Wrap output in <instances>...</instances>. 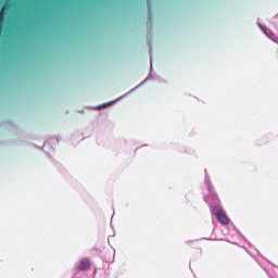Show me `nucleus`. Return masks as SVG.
Listing matches in <instances>:
<instances>
[{
  "instance_id": "nucleus-15",
  "label": "nucleus",
  "mask_w": 278,
  "mask_h": 278,
  "mask_svg": "<svg viewBox=\"0 0 278 278\" xmlns=\"http://www.w3.org/2000/svg\"><path fill=\"white\" fill-rule=\"evenodd\" d=\"M229 228L237 231V233H239V236H242V232L237 227H235L233 225H230Z\"/></svg>"
},
{
  "instance_id": "nucleus-8",
  "label": "nucleus",
  "mask_w": 278,
  "mask_h": 278,
  "mask_svg": "<svg viewBox=\"0 0 278 278\" xmlns=\"http://www.w3.org/2000/svg\"><path fill=\"white\" fill-rule=\"evenodd\" d=\"M267 38H269V40H273V42H276V45H278V37L277 35H275V33H273L271 30H269L267 33V35H265Z\"/></svg>"
},
{
  "instance_id": "nucleus-20",
  "label": "nucleus",
  "mask_w": 278,
  "mask_h": 278,
  "mask_svg": "<svg viewBox=\"0 0 278 278\" xmlns=\"http://www.w3.org/2000/svg\"><path fill=\"white\" fill-rule=\"evenodd\" d=\"M202 240H216V238L211 236L210 238H202Z\"/></svg>"
},
{
  "instance_id": "nucleus-2",
  "label": "nucleus",
  "mask_w": 278,
  "mask_h": 278,
  "mask_svg": "<svg viewBox=\"0 0 278 278\" xmlns=\"http://www.w3.org/2000/svg\"><path fill=\"white\" fill-rule=\"evenodd\" d=\"M244 242H247L248 244V248H244V251L248 253L250 257H253V260L257 262V257H255V255H260V257H262V260H265L267 264H271V266H275V264H273L270 261H268V258L264 257V255H262V253L257 251V248H255V245H253L251 241H248V239L245 238Z\"/></svg>"
},
{
  "instance_id": "nucleus-4",
  "label": "nucleus",
  "mask_w": 278,
  "mask_h": 278,
  "mask_svg": "<svg viewBox=\"0 0 278 278\" xmlns=\"http://www.w3.org/2000/svg\"><path fill=\"white\" fill-rule=\"evenodd\" d=\"M213 216H216L218 223L222 225H229L230 220L227 214H225V210L223 207L217 208L211 213Z\"/></svg>"
},
{
  "instance_id": "nucleus-5",
  "label": "nucleus",
  "mask_w": 278,
  "mask_h": 278,
  "mask_svg": "<svg viewBox=\"0 0 278 278\" xmlns=\"http://www.w3.org/2000/svg\"><path fill=\"white\" fill-rule=\"evenodd\" d=\"M275 140V135L273 134H266L263 137H260L255 140L256 147H264L265 144H268V142H273Z\"/></svg>"
},
{
  "instance_id": "nucleus-7",
  "label": "nucleus",
  "mask_w": 278,
  "mask_h": 278,
  "mask_svg": "<svg viewBox=\"0 0 278 278\" xmlns=\"http://www.w3.org/2000/svg\"><path fill=\"white\" fill-rule=\"evenodd\" d=\"M256 25L260 27L261 31H263L265 36H268V33L270 31V29H268L266 25L260 23V20H257Z\"/></svg>"
},
{
  "instance_id": "nucleus-9",
  "label": "nucleus",
  "mask_w": 278,
  "mask_h": 278,
  "mask_svg": "<svg viewBox=\"0 0 278 278\" xmlns=\"http://www.w3.org/2000/svg\"><path fill=\"white\" fill-rule=\"evenodd\" d=\"M121 99L122 98L119 97V98H117V99H115L113 101L105 102V103L101 104L102 105V110H105L106 108H110V105H114V103L121 101Z\"/></svg>"
},
{
  "instance_id": "nucleus-16",
  "label": "nucleus",
  "mask_w": 278,
  "mask_h": 278,
  "mask_svg": "<svg viewBox=\"0 0 278 278\" xmlns=\"http://www.w3.org/2000/svg\"><path fill=\"white\" fill-rule=\"evenodd\" d=\"M190 194H192L191 192L187 193L186 194V200H187V203H190Z\"/></svg>"
},
{
  "instance_id": "nucleus-3",
  "label": "nucleus",
  "mask_w": 278,
  "mask_h": 278,
  "mask_svg": "<svg viewBox=\"0 0 278 278\" xmlns=\"http://www.w3.org/2000/svg\"><path fill=\"white\" fill-rule=\"evenodd\" d=\"M153 51V48L150 45V73L148 75V77L146 79H143L139 85H137L135 88H132L131 90H129L128 92H126L125 94L121 96L119 98L125 99V97H128V94H131V92H136V90H138V88H141V86H144L146 81H149V79H151V73L153 71V58L151 56V53Z\"/></svg>"
},
{
  "instance_id": "nucleus-11",
  "label": "nucleus",
  "mask_w": 278,
  "mask_h": 278,
  "mask_svg": "<svg viewBox=\"0 0 278 278\" xmlns=\"http://www.w3.org/2000/svg\"><path fill=\"white\" fill-rule=\"evenodd\" d=\"M184 153H187V155H194V153H197V150H194V148L191 147H186L184 149Z\"/></svg>"
},
{
  "instance_id": "nucleus-17",
  "label": "nucleus",
  "mask_w": 278,
  "mask_h": 278,
  "mask_svg": "<svg viewBox=\"0 0 278 278\" xmlns=\"http://www.w3.org/2000/svg\"><path fill=\"white\" fill-rule=\"evenodd\" d=\"M0 16H5V9H1Z\"/></svg>"
},
{
  "instance_id": "nucleus-12",
  "label": "nucleus",
  "mask_w": 278,
  "mask_h": 278,
  "mask_svg": "<svg viewBox=\"0 0 278 278\" xmlns=\"http://www.w3.org/2000/svg\"><path fill=\"white\" fill-rule=\"evenodd\" d=\"M257 264H260L261 268H263V270L266 273V275L269 277V278H273V274H270V271L268 270V268L264 267V265H262L261 262L256 261Z\"/></svg>"
},
{
  "instance_id": "nucleus-14",
  "label": "nucleus",
  "mask_w": 278,
  "mask_h": 278,
  "mask_svg": "<svg viewBox=\"0 0 278 278\" xmlns=\"http://www.w3.org/2000/svg\"><path fill=\"white\" fill-rule=\"evenodd\" d=\"M150 79H157V81H163L162 77H160L159 75H153L151 74V78Z\"/></svg>"
},
{
  "instance_id": "nucleus-22",
  "label": "nucleus",
  "mask_w": 278,
  "mask_h": 278,
  "mask_svg": "<svg viewBox=\"0 0 278 278\" xmlns=\"http://www.w3.org/2000/svg\"><path fill=\"white\" fill-rule=\"evenodd\" d=\"M101 278H105V276H101Z\"/></svg>"
},
{
  "instance_id": "nucleus-1",
  "label": "nucleus",
  "mask_w": 278,
  "mask_h": 278,
  "mask_svg": "<svg viewBox=\"0 0 278 278\" xmlns=\"http://www.w3.org/2000/svg\"><path fill=\"white\" fill-rule=\"evenodd\" d=\"M204 184L208 192V194L204 197V201L207 203L211 213L216 212V210H220V207H223L220 205V199L218 198V193L214 188V184H212V177H210L207 169H204Z\"/></svg>"
},
{
  "instance_id": "nucleus-6",
  "label": "nucleus",
  "mask_w": 278,
  "mask_h": 278,
  "mask_svg": "<svg viewBox=\"0 0 278 278\" xmlns=\"http://www.w3.org/2000/svg\"><path fill=\"white\" fill-rule=\"evenodd\" d=\"M58 144H60V138L51 137L47 141H45L43 149H47V147H50L51 149H53L54 147H58Z\"/></svg>"
},
{
  "instance_id": "nucleus-18",
  "label": "nucleus",
  "mask_w": 278,
  "mask_h": 278,
  "mask_svg": "<svg viewBox=\"0 0 278 278\" xmlns=\"http://www.w3.org/2000/svg\"><path fill=\"white\" fill-rule=\"evenodd\" d=\"M93 110H103V106H102V104H100V105L94 106Z\"/></svg>"
},
{
  "instance_id": "nucleus-21",
  "label": "nucleus",
  "mask_w": 278,
  "mask_h": 278,
  "mask_svg": "<svg viewBox=\"0 0 278 278\" xmlns=\"http://www.w3.org/2000/svg\"><path fill=\"white\" fill-rule=\"evenodd\" d=\"M193 240L186 241L187 244H192Z\"/></svg>"
},
{
  "instance_id": "nucleus-10",
  "label": "nucleus",
  "mask_w": 278,
  "mask_h": 278,
  "mask_svg": "<svg viewBox=\"0 0 278 278\" xmlns=\"http://www.w3.org/2000/svg\"><path fill=\"white\" fill-rule=\"evenodd\" d=\"M148 10H149L148 25H151V23H153V15L151 14V2L149 0H148Z\"/></svg>"
},
{
  "instance_id": "nucleus-13",
  "label": "nucleus",
  "mask_w": 278,
  "mask_h": 278,
  "mask_svg": "<svg viewBox=\"0 0 278 278\" xmlns=\"http://www.w3.org/2000/svg\"><path fill=\"white\" fill-rule=\"evenodd\" d=\"M3 21H5V16L4 15H0V35H1V31L3 29Z\"/></svg>"
},
{
  "instance_id": "nucleus-19",
  "label": "nucleus",
  "mask_w": 278,
  "mask_h": 278,
  "mask_svg": "<svg viewBox=\"0 0 278 278\" xmlns=\"http://www.w3.org/2000/svg\"><path fill=\"white\" fill-rule=\"evenodd\" d=\"M2 10H4L7 12V10H10V5L4 4V7L2 8Z\"/></svg>"
}]
</instances>
